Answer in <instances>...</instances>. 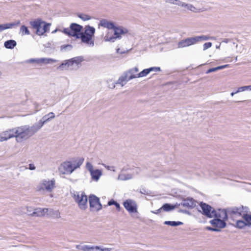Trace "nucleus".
Returning <instances> with one entry per match:
<instances>
[{
	"mask_svg": "<svg viewBox=\"0 0 251 251\" xmlns=\"http://www.w3.org/2000/svg\"><path fill=\"white\" fill-rule=\"evenodd\" d=\"M99 25L106 27L108 29H113L115 25L113 22L108 21L106 19H102L100 21Z\"/></svg>",
	"mask_w": 251,
	"mask_h": 251,
	"instance_id": "obj_25",
	"label": "nucleus"
},
{
	"mask_svg": "<svg viewBox=\"0 0 251 251\" xmlns=\"http://www.w3.org/2000/svg\"><path fill=\"white\" fill-rule=\"evenodd\" d=\"M28 169L30 170H34L36 169V167L33 163H30L28 165Z\"/></svg>",
	"mask_w": 251,
	"mask_h": 251,
	"instance_id": "obj_62",
	"label": "nucleus"
},
{
	"mask_svg": "<svg viewBox=\"0 0 251 251\" xmlns=\"http://www.w3.org/2000/svg\"><path fill=\"white\" fill-rule=\"evenodd\" d=\"M93 37L88 34L81 33L79 36V39H81L82 42L87 44H90L92 46H94V42L92 40Z\"/></svg>",
	"mask_w": 251,
	"mask_h": 251,
	"instance_id": "obj_20",
	"label": "nucleus"
},
{
	"mask_svg": "<svg viewBox=\"0 0 251 251\" xmlns=\"http://www.w3.org/2000/svg\"><path fill=\"white\" fill-rule=\"evenodd\" d=\"M232 226L239 229H243L247 227L244 218L237 220L235 223L232 224Z\"/></svg>",
	"mask_w": 251,
	"mask_h": 251,
	"instance_id": "obj_24",
	"label": "nucleus"
},
{
	"mask_svg": "<svg viewBox=\"0 0 251 251\" xmlns=\"http://www.w3.org/2000/svg\"><path fill=\"white\" fill-rule=\"evenodd\" d=\"M20 24V21L18 20L13 23H6L0 25V32L4 30L11 28L14 26H18Z\"/></svg>",
	"mask_w": 251,
	"mask_h": 251,
	"instance_id": "obj_22",
	"label": "nucleus"
},
{
	"mask_svg": "<svg viewBox=\"0 0 251 251\" xmlns=\"http://www.w3.org/2000/svg\"><path fill=\"white\" fill-rule=\"evenodd\" d=\"M115 208H116V209L120 212L122 210H123V212H124V210H123V209H122V208L121 207L120 203L119 202H117V201H116V202L115 203V205H114Z\"/></svg>",
	"mask_w": 251,
	"mask_h": 251,
	"instance_id": "obj_53",
	"label": "nucleus"
},
{
	"mask_svg": "<svg viewBox=\"0 0 251 251\" xmlns=\"http://www.w3.org/2000/svg\"><path fill=\"white\" fill-rule=\"evenodd\" d=\"M197 42H198L201 40H207L209 39V37L207 36L201 35L196 36Z\"/></svg>",
	"mask_w": 251,
	"mask_h": 251,
	"instance_id": "obj_47",
	"label": "nucleus"
},
{
	"mask_svg": "<svg viewBox=\"0 0 251 251\" xmlns=\"http://www.w3.org/2000/svg\"><path fill=\"white\" fill-rule=\"evenodd\" d=\"M250 90V88L249 85H245L243 86L239 87L237 88L236 89H235L232 92L230 93L231 96L233 97L235 94H237L240 92H242L243 91Z\"/></svg>",
	"mask_w": 251,
	"mask_h": 251,
	"instance_id": "obj_27",
	"label": "nucleus"
},
{
	"mask_svg": "<svg viewBox=\"0 0 251 251\" xmlns=\"http://www.w3.org/2000/svg\"><path fill=\"white\" fill-rule=\"evenodd\" d=\"M130 80V79H118L116 82L117 84H119L121 87H123Z\"/></svg>",
	"mask_w": 251,
	"mask_h": 251,
	"instance_id": "obj_46",
	"label": "nucleus"
},
{
	"mask_svg": "<svg viewBox=\"0 0 251 251\" xmlns=\"http://www.w3.org/2000/svg\"><path fill=\"white\" fill-rule=\"evenodd\" d=\"M71 37L79 39V36L82 33L83 26L76 23H72L70 25Z\"/></svg>",
	"mask_w": 251,
	"mask_h": 251,
	"instance_id": "obj_13",
	"label": "nucleus"
},
{
	"mask_svg": "<svg viewBox=\"0 0 251 251\" xmlns=\"http://www.w3.org/2000/svg\"><path fill=\"white\" fill-rule=\"evenodd\" d=\"M177 212L178 213H180L185 214H187V215H188L189 216H192L195 219H196L198 221V222H199L200 223H206V222H207L206 219L204 217H202V218L203 219L202 220H201V218H198V217L197 215H196L195 214H193L191 211H190L188 209L179 208L177 210Z\"/></svg>",
	"mask_w": 251,
	"mask_h": 251,
	"instance_id": "obj_17",
	"label": "nucleus"
},
{
	"mask_svg": "<svg viewBox=\"0 0 251 251\" xmlns=\"http://www.w3.org/2000/svg\"><path fill=\"white\" fill-rule=\"evenodd\" d=\"M55 117V114L53 112H50L45 115L38 122L35 123L32 126L33 132H37L45 124L50 122Z\"/></svg>",
	"mask_w": 251,
	"mask_h": 251,
	"instance_id": "obj_8",
	"label": "nucleus"
},
{
	"mask_svg": "<svg viewBox=\"0 0 251 251\" xmlns=\"http://www.w3.org/2000/svg\"><path fill=\"white\" fill-rule=\"evenodd\" d=\"M13 128L14 137L16 138L17 142H21L26 140L36 133L33 132L32 126H23Z\"/></svg>",
	"mask_w": 251,
	"mask_h": 251,
	"instance_id": "obj_2",
	"label": "nucleus"
},
{
	"mask_svg": "<svg viewBox=\"0 0 251 251\" xmlns=\"http://www.w3.org/2000/svg\"><path fill=\"white\" fill-rule=\"evenodd\" d=\"M43 21L41 19H37L29 22V24L31 25L33 29H36V34L37 35H42V28H43Z\"/></svg>",
	"mask_w": 251,
	"mask_h": 251,
	"instance_id": "obj_15",
	"label": "nucleus"
},
{
	"mask_svg": "<svg viewBox=\"0 0 251 251\" xmlns=\"http://www.w3.org/2000/svg\"><path fill=\"white\" fill-rule=\"evenodd\" d=\"M84 160L83 157L73 158L72 161H65L61 164L64 172L63 174H71L77 168H79L83 164Z\"/></svg>",
	"mask_w": 251,
	"mask_h": 251,
	"instance_id": "obj_3",
	"label": "nucleus"
},
{
	"mask_svg": "<svg viewBox=\"0 0 251 251\" xmlns=\"http://www.w3.org/2000/svg\"><path fill=\"white\" fill-rule=\"evenodd\" d=\"M17 45V42L14 40H8L6 41L4 43V46L7 49H13Z\"/></svg>",
	"mask_w": 251,
	"mask_h": 251,
	"instance_id": "obj_26",
	"label": "nucleus"
},
{
	"mask_svg": "<svg viewBox=\"0 0 251 251\" xmlns=\"http://www.w3.org/2000/svg\"><path fill=\"white\" fill-rule=\"evenodd\" d=\"M165 2L177 5L179 0H164Z\"/></svg>",
	"mask_w": 251,
	"mask_h": 251,
	"instance_id": "obj_55",
	"label": "nucleus"
},
{
	"mask_svg": "<svg viewBox=\"0 0 251 251\" xmlns=\"http://www.w3.org/2000/svg\"><path fill=\"white\" fill-rule=\"evenodd\" d=\"M186 8L191 11H194V10L195 9V7L191 4H188Z\"/></svg>",
	"mask_w": 251,
	"mask_h": 251,
	"instance_id": "obj_63",
	"label": "nucleus"
},
{
	"mask_svg": "<svg viewBox=\"0 0 251 251\" xmlns=\"http://www.w3.org/2000/svg\"><path fill=\"white\" fill-rule=\"evenodd\" d=\"M48 212H49V214L54 218H59L60 217V213L59 210L50 209Z\"/></svg>",
	"mask_w": 251,
	"mask_h": 251,
	"instance_id": "obj_36",
	"label": "nucleus"
},
{
	"mask_svg": "<svg viewBox=\"0 0 251 251\" xmlns=\"http://www.w3.org/2000/svg\"><path fill=\"white\" fill-rule=\"evenodd\" d=\"M40 64H48L56 62V60L51 58H39Z\"/></svg>",
	"mask_w": 251,
	"mask_h": 251,
	"instance_id": "obj_34",
	"label": "nucleus"
},
{
	"mask_svg": "<svg viewBox=\"0 0 251 251\" xmlns=\"http://www.w3.org/2000/svg\"><path fill=\"white\" fill-rule=\"evenodd\" d=\"M61 50H70L73 48V46L71 44H66L62 45L60 47Z\"/></svg>",
	"mask_w": 251,
	"mask_h": 251,
	"instance_id": "obj_45",
	"label": "nucleus"
},
{
	"mask_svg": "<svg viewBox=\"0 0 251 251\" xmlns=\"http://www.w3.org/2000/svg\"><path fill=\"white\" fill-rule=\"evenodd\" d=\"M218 226V225H215L214 226H206L205 227V229L210 231L220 232L223 228L221 227H219Z\"/></svg>",
	"mask_w": 251,
	"mask_h": 251,
	"instance_id": "obj_30",
	"label": "nucleus"
},
{
	"mask_svg": "<svg viewBox=\"0 0 251 251\" xmlns=\"http://www.w3.org/2000/svg\"><path fill=\"white\" fill-rule=\"evenodd\" d=\"M20 31L21 32L23 36L25 35H29L30 34L27 27L25 25H23L21 26Z\"/></svg>",
	"mask_w": 251,
	"mask_h": 251,
	"instance_id": "obj_39",
	"label": "nucleus"
},
{
	"mask_svg": "<svg viewBox=\"0 0 251 251\" xmlns=\"http://www.w3.org/2000/svg\"><path fill=\"white\" fill-rule=\"evenodd\" d=\"M76 194H74L73 196L75 202L77 203L79 208L81 210H85L87 209L88 205V197L86 194L82 192L81 195L76 192Z\"/></svg>",
	"mask_w": 251,
	"mask_h": 251,
	"instance_id": "obj_10",
	"label": "nucleus"
},
{
	"mask_svg": "<svg viewBox=\"0 0 251 251\" xmlns=\"http://www.w3.org/2000/svg\"><path fill=\"white\" fill-rule=\"evenodd\" d=\"M26 62L30 63H35L40 64L39 58H31L26 61Z\"/></svg>",
	"mask_w": 251,
	"mask_h": 251,
	"instance_id": "obj_49",
	"label": "nucleus"
},
{
	"mask_svg": "<svg viewBox=\"0 0 251 251\" xmlns=\"http://www.w3.org/2000/svg\"><path fill=\"white\" fill-rule=\"evenodd\" d=\"M116 201H117L114 200L113 199H112L108 201L107 205H108V206L114 205L115 203L116 202Z\"/></svg>",
	"mask_w": 251,
	"mask_h": 251,
	"instance_id": "obj_56",
	"label": "nucleus"
},
{
	"mask_svg": "<svg viewBox=\"0 0 251 251\" xmlns=\"http://www.w3.org/2000/svg\"><path fill=\"white\" fill-rule=\"evenodd\" d=\"M172 204L173 205V210H175L176 208H177L181 206V201H179V202H176L175 203H172Z\"/></svg>",
	"mask_w": 251,
	"mask_h": 251,
	"instance_id": "obj_58",
	"label": "nucleus"
},
{
	"mask_svg": "<svg viewBox=\"0 0 251 251\" xmlns=\"http://www.w3.org/2000/svg\"><path fill=\"white\" fill-rule=\"evenodd\" d=\"M123 205L129 214H135L138 212V205L132 199H126L123 202Z\"/></svg>",
	"mask_w": 251,
	"mask_h": 251,
	"instance_id": "obj_11",
	"label": "nucleus"
},
{
	"mask_svg": "<svg viewBox=\"0 0 251 251\" xmlns=\"http://www.w3.org/2000/svg\"><path fill=\"white\" fill-rule=\"evenodd\" d=\"M180 191L176 192L174 195V197L180 201H182V200L185 199L187 197L185 195L180 194Z\"/></svg>",
	"mask_w": 251,
	"mask_h": 251,
	"instance_id": "obj_40",
	"label": "nucleus"
},
{
	"mask_svg": "<svg viewBox=\"0 0 251 251\" xmlns=\"http://www.w3.org/2000/svg\"><path fill=\"white\" fill-rule=\"evenodd\" d=\"M112 80L113 79H107L106 81L108 87L110 89H114L116 84H117L116 81H113Z\"/></svg>",
	"mask_w": 251,
	"mask_h": 251,
	"instance_id": "obj_44",
	"label": "nucleus"
},
{
	"mask_svg": "<svg viewBox=\"0 0 251 251\" xmlns=\"http://www.w3.org/2000/svg\"><path fill=\"white\" fill-rule=\"evenodd\" d=\"M212 46V43L211 42H206L203 44V50H206L208 49V48H210Z\"/></svg>",
	"mask_w": 251,
	"mask_h": 251,
	"instance_id": "obj_52",
	"label": "nucleus"
},
{
	"mask_svg": "<svg viewBox=\"0 0 251 251\" xmlns=\"http://www.w3.org/2000/svg\"><path fill=\"white\" fill-rule=\"evenodd\" d=\"M157 71H161V68L159 67H151L147 69H145L141 72L138 73L137 76L139 77H142L146 76L151 72H156Z\"/></svg>",
	"mask_w": 251,
	"mask_h": 251,
	"instance_id": "obj_18",
	"label": "nucleus"
},
{
	"mask_svg": "<svg viewBox=\"0 0 251 251\" xmlns=\"http://www.w3.org/2000/svg\"><path fill=\"white\" fill-rule=\"evenodd\" d=\"M82 251H96L95 246H90V245H83V247L82 248Z\"/></svg>",
	"mask_w": 251,
	"mask_h": 251,
	"instance_id": "obj_43",
	"label": "nucleus"
},
{
	"mask_svg": "<svg viewBox=\"0 0 251 251\" xmlns=\"http://www.w3.org/2000/svg\"><path fill=\"white\" fill-rule=\"evenodd\" d=\"M198 203L197 200L192 197L188 196L181 201V206L188 209H192L196 208L197 203Z\"/></svg>",
	"mask_w": 251,
	"mask_h": 251,
	"instance_id": "obj_12",
	"label": "nucleus"
},
{
	"mask_svg": "<svg viewBox=\"0 0 251 251\" xmlns=\"http://www.w3.org/2000/svg\"><path fill=\"white\" fill-rule=\"evenodd\" d=\"M90 174L92 180L95 181H98L102 175V171L100 169H96L91 172Z\"/></svg>",
	"mask_w": 251,
	"mask_h": 251,
	"instance_id": "obj_23",
	"label": "nucleus"
},
{
	"mask_svg": "<svg viewBox=\"0 0 251 251\" xmlns=\"http://www.w3.org/2000/svg\"><path fill=\"white\" fill-rule=\"evenodd\" d=\"M55 182L54 179L48 181L44 180L43 182V185L44 186V189L49 192H51L52 190L55 187ZM41 189H43V188L42 187Z\"/></svg>",
	"mask_w": 251,
	"mask_h": 251,
	"instance_id": "obj_21",
	"label": "nucleus"
},
{
	"mask_svg": "<svg viewBox=\"0 0 251 251\" xmlns=\"http://www.w3.org/2000/svg\"><path fill=\"white\" fill-rule=\"evenodd\" d=\"M229 67V65L226 64L224 65L219 66L216 67L211 68L207 70L206 72V74H209L212 72H214L218 70H222Z\"/></svg>",
	"mask_w": 251,
	"mask_h": 251,
	"instance_id": "obj_29",
	"label": "nucleus"
},
{
	"mask_svg": "<svg viewBox=\"0 0 251 251\" xmlns=\"http://www.w3.org/2000/svg\"><path fill=\"white\" fill-rule=\"evenodd\" d=\"M85 34H88L92 37H94L95 33V28L93 26L89 25H86L85 27Z\"/></svg>",
	"mask_w": 251,
	"mask_h": 251,
	"instance_id": "obj_32",
	"label": "nucleus"
},
{
	"mask_svg": "<svg viewBox=\"0 0 251 251\" xmlns=\"http://www.w3.org/2000/svg\"><path fill=\"white\" fill-rule=\"evenodd\" d=\"M88 201L91 211L98 212L103 207L100 198L95 194H91L89 195Z\"/></svg>",
	"mask_w": 251,
	"mask_h": 251,
	"instance_id": "obj_9",
	"label": "nucleus"
},
{
	"mask_svg": "<svg viewBox=\"0 0 251 251\" xmlns=\"http://www.w3.org/2000/svg\"><path fill=\"white\" fill-rule=\"evenodd\" d=\"M104 167L107 169L108 170L112 171L113 172L115 171V167L113 166H109L103 165Z\"/></svg>",
	"mask_w": 251,
	"mask_h": 251,
	"instance_id": "obj_59",
	"label": "nucleus"
},
{
	"mask_svg": "<svg viewBox=\"0 0 251 251\" xmlns=\"http://www.w3.org/2000/svg\"><path fill=\"white\" fill-rule=\"evenodd\" d=\"M163 211L171 212L173 211V205L171 203H164L162 205Z\"/></svg>",
	"mask_w": 251,
	"mask_h": 251,
	"instance_id": "obj_35",
	"label": "nucleus"
},
{
	"mask_svg": "<svg viewBox=\"0 0 251 251\" xmlns=\"http://www.w3.org/2000/svg\"><path fill=\"white\" fill-rule=\"evenodd\" d=\"M164 224L168 225L172 227H176L177 226H181L183 225V223L181 221H165L164 222Z\"/></svg>",
	"mask_w": 251,
	"mask_h": 251,
	"instance_id": "obj_28",
	"label": "nucleus"
},
{
	"mask_svg": "<svg viewBox=\"0 0 251 251\" xmlns=\"http://www.w3.org/2000/svg\"><path fill=\"white\" fill-rule=\"evenodd\" d=\"M60 32H62L65 34L71 37V32H70V28H64L63 30L61 29Z\"/></svg>",
	"mask_w": 251,
	"mask_h": 251,
	"instance_id": "obj_50",
	"label": "nucleus"
},
{
	"mask_svg": "<svg viewBox=\"0 0 251 251\" xmlns=\"http://www.w3.org/2000/svg\"><path fill=\"white\" fill-rule=\"evenodd\" d=\"M3 136L8 138V139L14 137V128L10 129L2 132Z\"/></svg>",
	"mask_w": 251,
	"mask_h": 251,
	"instance_id": "obj_33",
	"label": "nucleus"
},
{
	"mask_svg": "<svg viewBox=\"0 0 251 251\" xmlns=\"http://www.w3.org/2000/svg\"><path fill=\"white\" fill-rule=\"evenodd\" d=\"M84 60L82 56L73 57L64 61L58 67L57 69L63 70L66 69L73 70L77 69L81 65L82 62Z\"/></svg>",
	"mask_w": 251,
	"mask_h": 251,
	"instance_id": "obj_4",
	"label": "nucleus"
},
{
	"mask_svg": "<svg viewBox=\"0 0 251 251\" xmlns=\"http://www.w3.org/2000/svg\"><path fill=\"white\" fill-rule=\"evenodd\" d=\"M130 50H122L121 51H120V48H118L116 49V52L118 53H120L121 54H125V53H127Z\"/></svg>",
	"mask_w": 251,
	"mask_h": 251,
	"instance_id": "obj_57",
	"label": "nucleus"
},
{
	"mask_svg": "<svg viewBox=\"0 0 251 251\" xmlns=\"http://www.w3.org/2000/svg\"><path fill=\"white\" fill-rule=\"evenodd\" d=\"M114 35L109 36L107 34L104 37V40L111 42H114L117 39H121L122 35L125 34L128 32V30L121 26H116L113 29Z\"/></svg>",
	"mask_w": 251,
	"mask_h": 251,
	"instance_id": "obj_7",
	"label": "nucleus"
},
{
	"mask_svg": "<svg viewBox=\"0 0 251 251\" xmlns=\"http://www.w3.org/2000/svg\"><path fill=\"white\" fill-rule=\"evenodd\" d=\"M112 250V248H105L103 247L102 246H95L96 251H111Z\"/></svg>",
	"mask_w": 251,
	"mask_h": 251,
	"instance_id": "obj_42",
	"label": "nucleus"
},
{
	"mask_svg": "<svg viewBox=\"0 0 251 251\" xmlns=\"http://www.w3.org/2000/svg\"><path fill=\"white\" fill-rule=\"evenodd\" d=\"M8 140V138H6V137L3 136V135L2 133L0 134V142H3L5 141H7Z\"/></svg>",
	"mask_w": 251,
	"mask_h": 251,
	"instance_id": "obj_61",
	"label": "nucleus"
},
{
	"mask_svg": "<svg viewBox=\"0 0 251 251\" xmlns=\"http://www.w3.org/2000/svg\"><path fill=\"white\" fill-rule=\"evenodd\" d=\"M77 16L80 19L82 20L83 21L89 20L91 19V18H92L89 15L85 14H83V13L77 14Z\"/></svg>",
	"mask_w": 251,
	"mask_h": 251,
	"instance_id": "obj_41",
	"label": "nucleus"
},
{
	"mask_svg": "<svg viewBox=\"0 0 251 251\" xmlns=\"http://www.w3.org/2000/svg\"><path fill=\"white\" fill-rule=\"evenodd\" d=\"M48 211V208L38 207L35 208L32 213H29L28 214L32 216L42 217L45 216Z\"/></svg>",
	"mask_w": 251,
	"mask_h": 251,
	"instance_id": "obj_19",
	"label": "nucleus"
},
{
	"mask_svg": "<svg viewBox=\"0 0 251 251\" xmlns=\"http://www.w3.org/2000/svg\"><path fill=\"white\" fill-rule=\"evenodd\" d=\"M198 203L196 208L197 211L206 218L211 219L214 207L203 201L198 202Z\"/></svg>",
	"mask_w": 251,
	"mask_h": 251,
	"instance_id": "obj_6",
	"label": "nucleus"
},
{
	"mask_svg": "<svg viewBox=\"0 0 251 251\" xmlns=\"http://www.w3.org/2000/svg\"><path fill=\"white\" fill-rule=\"evenodd\" d=\"M140 192L141 194H145V195H149V194L148 193V192L146 191V189L144 188L141 189Z\"/></svg>",
	"mask_w": 251,
	"mask_h": 251,
	"instance_id": "obj_64",
	"label": "nucleus"
},
{
	"mask_svg": "<svg viewBox=\"0 0 251 251\" xmlns=\"http://www.w3.org/2000/svg\"><path fill=\"white\" fill-rule=\"evenodd\" d=\"M51 25V24L50 23H47L45 21H43V28H42V35H43L45 33L48 32L50 30V27Z\"/></svg>",
	"mask_w": 251,
	"mask_h": 251,
	"instance_id": "obj_38",
	"label": "nucleus"
},
{
	"mask_svg": "<svg viewBox=\"0 0 251 251\" xmlns=\"http://www.w3.org/2000/svg\"><path fill=\"white\" fill-rule=\"evenodd\" d=\"M163 211V210L162 208V206H161L159 208H158V209H157L156 210H152V211H151V212L152 213H153V214H156V215H158L159 214H160Z\"/></svg>",
	"mask_w": 251,
	"mask_h": 251,
	"instance_id": "obj_54",
	"label": "nucleus"
},
{
	"mask_svg": "<svg viewBox=\"0 0 251 251\" xmlns=\"http://www.w3.org/2000/svg\"><path fill=\"white\" fill-rule=\"evenodd\" d=\"M181 72H175L172 74H170V76L169 77H179L181 76Z\"/></svg>",
	"mask_w": 251,
	"mask_h": 251,
	"instance_id": "obj_51",
	"label": "nucleus"
},
{
	"mask_svg": "<svg viewBox=\"0 0 251 251\" xmlns=\"http://www.w3.org/2000/svg\"><path fill=\"white\" fill-rule=\"evenodd\" d=\"M228 218L233 219L234 216L242 217V218L249 210L247 206L240 205L239 206H231L226 207Z\"/></svg>",
	"mask_w": 251,
	"mask_h": 251,
	"instance_id": "obj_5",
	"label": "nucleus"
},
{
	"mask_svg": "<svg viewBox=\"0 0 251 251\" xmlns=\"http://www.w3.org/2000/svg\"><path fill=\"white\" fill-rule=\"evenodd\" d=\"M132 178V175L130 174H121L118 176V179L121 180H127Z\"/></svg>",
	"mask_w": 251,
	"mask_h": 251,
	"instance_id": "obj_37",
	"label": "nucleus"
},
{
	"mask_svg": "<svg viewBox=\"0 0 251 251\" xmlns=\"http://www.w3.org/2000/svg\"><path fill=\"white\" fill-rule=\"evenodd\" d=\"M212 215L213 219L209 221L212 226L218 225L219 227L225 228L226 227V221L228 220V216L226 208H218L217 210L214 208Z\"/></svg>",
	"mask_w": 251,
	"mask_h": 251,
	"instance_id": "obj_1",
	"label": "nucleus"
},
{
	"mask_svg": "<svg viewBox=\"0 0 251 251\" xmlns=\"http://www.w3.org/2000/svg\"><path fill=\"white\" fill-rule=\"evenodd\" d=\"M138 71V68L135 67L124 72L119 78H139V76H137Z\"/></svg>",
	"mask_w": 251,
	"mask_h": 251,
	"instance_id": "obj_14",
	"label": "nucleus"
},
{
	"mask_svg": "<svg viewBox=\"0 0 251 251\" xmlns=\"http://www.w3.org/2000/svg\"><path fill=\"white\" fill-rule=\"evenodd\" d=\"M243 218H244L247 227H251V212L250 210L246 213Z\"/></svg>",
	"mask_w": 251,
	"mask_h": 251,
	"instance_id": "obj_31",
	"label": "nucleus"
},
{
	"mask_svg": "<svg viewBox=\"0 0 251 251\" xmlns=\"http://www.w3.org/2000/svg\"><path fill=\"white\" fill-rule=\"evenodd\" d=\"M197 43L196 36L187 38L179 42L178 47L179 48H184L194 45Z\"/></svg>",
	"mask_w": 251,
	"mask_h": 251,
	"instance_id": "obj_16",
	"label": "nucleus"
},
{
	"mask_svg": "<svg viewBox=\"0 0 251 251\" xmlns=\"http://www.w3.org/2000/svg\"><path fill=\"white\" fill-rule=\"evenodd\" d=\"M86 167L88 171L90 172V173L95 170L94 169V167L92 164L90 162H87L86 164Z\"/></svg>",
	"mask_w": 251,
	"mask_h": 251,
	"instance_id": "obj_48",
	"label": "nucleus"
},
{
	"mask_svg": "<svg viewBox=\"0 0 251 251\" xmlns=\"http://www.w3.org/2000/svg\"><path fill=\"white\" fill-rule=\"evenodd\" d=\"M187 3H185V2H182L180 0H179V2L177 3V5L183 7H186L187 6Z\"/></svg>",
	"mask_w": 251,
	"mask_h": 251,
	"instance_id": "obj_60",
	"label": "nucleus"
}]
</instances>
